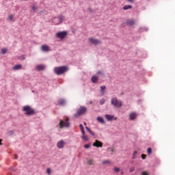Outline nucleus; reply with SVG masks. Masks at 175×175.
<instances>
[{
	"label": "nucleus",
	"mask_w": 175,
	"mask_h": 175,
	"mask_svg": "<svg viewBox=\"0 0 175 175\" xmlns=\"http://www.w3.org/2000/svg\"><path fill=\"white\" fill-rule=\"evenodd\" d=\"M68 68L66 66H62L59 67H55L53 69V72L57 76H61V75H64V73H66L68 72Z\"/></svg>",
	"instance_id": "1"
},
{
	"label": "nucleus",
	"mask_w": 175,
	"mask_h": 175,
	"mask_svg": "<svg viewBox=\"0 0 175 175\" xmlns=\"http://www.w3.org/2000/svg\"><path fill=\"white\" fill-rule=\"evenodd\" d=\"M23 111H25L26 116H33L35 114V109H32L29 105L23 107Z\"/></svg>",
	"instance_id": "2"
},
{
	"label": "nucleus",
	"mask_w": 175,
	"mask_h": 175,
	"mask_svg": "<svg viewBox=\"0 0 175 175\" xmlns=\"http://www.w3.org/2000/svg\"><path fill=\"white\" fill-rule=\"evenodd\" d=\"M87 113V107H80V108L77 111L75 114V117L77 118V117H80L83 116V114H85Z\"/></svg>",
	"instance_id": "3"
},
{
	"label": "nucleus",
	"mask_w": 175,
	"mask_h": 175,
	"mask_svg": "<svg viewBox=\"0 0 175 175\" xmlns=\"http://www.w3.org/2000/svg\"><path fill=\"white\" fill-rule=\"evenodd\" d=\"M59 125L60 129H62V128H69V118H67L65 120H60Z\"/></svg>",
	"instance_id": "4"
},
{
	"label": "nucleus",
	"mask_w": 175,
	"mask_h": 175,
	"mask_svg": "<svg viewBox=\"0 0 175 175\" xmlns=\"http://www.w3.org/2000/svg\"><path fill=\"white\" fill-rule=\"evenodd\" d=\"M111 103L114 107H121V106H122V102L118 100L117 97L112 98L111 99Z\"/></svg>",
	"instance_id": "5"
},
{
	"label": "nucleus",
	"mask_w": 175,
	"mask_h": 175,
	"mask_svg": "<svg viewBox=\"0 0 175 175\" xmlns=\"http://www.w3.org/2000/svg\"><path fill=\"white\" fill-rule=\"evenodd\" d=\"M90 43H91L92 44H94L95 46H97V44H101L102 42H100V40L94 38H90L88 39Z\"/></svg>",
	"instance_id": "6"
},
{
	"label": "nucleus",
	"mask_w": 175,
	"mask_h": 175,
	"mask_svg": "<svg viewBox=\"0 0 175 175\" xmlns=\"http://www.w3.org/2000/svg\"><path fill=\"white\" fill-rule=\"evenodd\" d=\"M64 18H65V16L60 15L59 17L53 19V23L56 25L61 24L64 21Z\"/></svg>",
	"instance_id": "7"
},
{
	"label": "nucleus",
	"mask_w": 175,
	"mask_h": 175,
	"mask_svg": "<svg viewBox=\"0 0 175 175\" xmlns=\"http://www.w3.org/2000/svg\"><path fill=\"white\" fill-rule=\"evenodd\" d=\"M68 35V32L66 31H60L56 34V38L59 39H65Z\"/></svg>",
	"instance_id": "8"
},
{
	"label": "nucleus",
	"mask_w": 175,
	"mask_h": 175,
	"mask_svg": "<svg viewBox=\"0 0 175 175\" xmlns=\"http://www.w3.org/2000/svg\"><path fill=\"white\" fill-rule=\"evenodd\" d=\"M93 146H94V147H97V148L103 147V143H102V142L96 139L95 141V142L93 144Z\"/></svg>",
	"instance_id": "9"
},
{
	"label": "nucleus",
	"mask_w": 175,
	"mask_h": 175,
	"mask_svg": "<svg viewBox=\"0 0 175 175\" xmlns=\"http://www.w3.org/2000/svg\"><path fill=\"white\" fill-rule=\"evenodd\" d=\"M129 118L131 121H133V120H136L137 118V113L133 112L130 113Z\"/></svg>",
	"instance_id": "10"
},
{
	"label": "nucleus",
	"mask_w": 175,
	"mask_h": 175,
	"mask_svg": "<svg viewBox=\"0 0 175 175\" xmlns=\"http://www.w3.org/2000/svg\"><path fill=\"white\" fill-rule=\"evenodd\" d=\"M41 50L42 51H45L46 53H47V52L50 51V46H49L46 44L42 45Z\"/></svg>",
	"instance_id": "11"
},
{
	"label": "nucleus",
	"mask_w": 175,
	"mask_h": 175,
	"mask_svg": "<svg viewBox=\"0 0 175 175\" xmlns=\"http://www.w3.org/2000/svg\"><path fill=\"white\" fill-rule=\"evenodd\" d=\"M65 146V142L64 140H61L57 144V147L59 148H63Z\"/></svg>",
	"instance_id": "12"
},
{
	"label": "nucleus",
	"mask_w": 175,
	"mask_h": 175,
	"mask_svg": "<svg viewBox=\"0 0 175 175\" xmlns=\"http://www.w3.org/2000/svg\"><path fill=\"white\" fill-rule=\"evenodd\" d=\"M44 69H46V66L43 64H40L36 66V70H38L39 72L42 70H44Z\"/></svg>",
	"instance_id": "13"
},
{
	"label": "nucleus",
	"mask_w": 175,
	"mask_h": 175,
	"mask_svg": "<svg viewBox=\"0 0 175 175\" xmlns=\"http://www.w3.org/2000/svg\"><path fill=\"white\" fill-rule=\"evenodd\" d=\"M126 24L130 26L135 25V21L133 19H128L126 21Z\"/></svg>",
	"instance_id": "14"
},
{
	"label": "nucleus",
	"mask_w": 175,
	"mask_h": 175,
	"mask_svg": "<svg viewBox=\"0 0 175 175\" xmlns=\"http://www.w3.org/2000/svg\"><path fill=\"white\" fill-rule=\"evenodd\" d=\"M99 80V78L97 76H93L92 77V82L95 83H98V81Z\"/></svg>",
	"instance_id": "15"
},
{
	"label": "nucleus",
	"mask_w": 175,
	"mask_h": 175,
	"mask_svg": "<svg viewBox=\"0 0 175 175\" xmlns=\"http://www.w3.org/2000/svg\"><path fill=\"white\" fill-rule=\"evenodd\" d=\"M21 68H23V66H21V64H16L13 67V70H18V69H21Z\"/></svg>",
	"instance_id": "16"
},
{
	"label": "nucleus",
	"mask_w": 175,
	"mask_h": 175,
	"mask_svg": "<svg viewBox=\"0 0 175 175\" xmlns=\"http://www.w3.org/2000/svg\"><path fill=\"white\" fill-rule=\"evenodd\" d=\"M105 118H107V121H111L114 118V116L105 115Z\"/></svg>",
	"instance_id": "17"
},
{
	"label": "nucleus",
	"mask_w": 175,
	"mask_h": 175,
	"mask_svg": "<svg viewBox=\"0 0 175 175\" xmlns=\"http://www.w3.org/2000/svg\"><path fill=\"white\" fill-rule=\"evenodd\" d=\"M66 102H65V100L64 99H60L58 100V104L60 105V106H64L65 105Z\"/></svg>",
	"instance_id": "18"
},
{
	"label": "nucleus",
	"mask_w": 175,
	"mask_h": 175,
	"mask_svg": "<svg viewBox=\"0 0 175 175\" xmlns=\"http://www.w3.org/2000/svg\"><path fill=\"white\" fill-rule=\"evenodd\" d=\"M97 121L100 122V124H105V120H103V118L102 117H98Z\"/></svg>",
	"instance_id": "19"
},
{
	"label": "nucleus",
	"mask_w": 175,
	"mask_h": 175,
	"mask_svg": "<svg viewBox=\"0 0 175 175\" xmlns=\"http://www.w3.org/2000/svg\"><path fill=\"white\" fill-rule=\"evenodd\" d=\"M85 129L90 133V135H92V136H95V133L92 132L88 126H86Z\"/></svg>",
	"instance_id": "20"
},
{
	"label": "nucleus",
	"mask_w": 175,
	"mask_h": 175,
	"mask_svg": "<svg viewBox=\"0 0 175 175\" xmlns=\"http://www.w3.org/2000/svg\"><path fill=\"white\" fill-rule=\"evenodd\" d=\"M132 5H125L124 7H123V10H128V9H132Z\"/></svg>",
	"instance_id": "21"
},
{
	"label": "nucleus",
	"mask_w": 175,
	"mask_h": 175,
	"mask_svg": "<svg viewBox=\"0 0 175 175\" xmlns=\"http://www.w3.org/2000/svg\"><path fill=\"white\" fill-rule=\"evenodd\" d=\"M79 128L81 129V132H82V135L85 134V131H84V126L81 124H79Z\"/></svg>",
	"instance_id": "22"
},
{
	"label": "nucleus",
	"mask_w": 175,
	"mask_h": 175,
	"mask_svg": "<svg viewBox=\"0 0 175 175\" xmlns=\"http://www.w3.org/2000/svg\"><path fill=\"white\" fill-rule=\"evenodd\" d=\"M94 159H89L87 161V165H89V166H91L92 165H94Z\"/></svg>",
	"instance_id": "23"
},
{
	"label": "nucleus",
	"mask_w": 175,
	"mask_h": 175,
	"mask_svg": "<svg viewBox=\"0 0 175 175\" xmlns=\"http://www.w3.org/2000/svg\"><path fill=\"white\" fill-rule=\"evenodd\" d=\"M83 140H85V142H88L90 140V138L85 134H83L82 135Z\"/></svg>",
	"instance_id": "24"
},
{
	"label": "nucleus",
	"mask_w": 175,
	"mask_h": 175,
	"mask_svg": "<svg viewBox=\"0 0 175 175\" xmlns=\"http://www.w3.org/2000/svg\"><path fill=\"white\" fill-rule=\"evenodd\" d=\"M147 152L148 155H151L152 154V149L151 148H148Z\"/></svg>",
	"instance_id": "25"
},
{
	"label": "nucleus",
	"mask_w": 175,
	"mask_h": 175,
	"mask_svg": "<svg viewBox=\"0 0 175 175\" xmlns=\"http://www.w3.org/2000/svg\"><path fill=\"white\" fill-rule=\"evenodd\" d=\"M102 94H105V90H106V86H100Z\"/></svg>",
	"instance_id": "26"
},
{
	"label": "nucleus",
	"mask_w": 175,
	"mask_h": 175,
	"mask_svg": "<svg viewBox=\"0 0 175 175\" xmlns=\"http://www.w3.org/2000/svg\"><path fill=\"white\" fill-rule=\"evenodd\" d=\"M105 98H102V99L100 100V105H105Z\"/></svg>",
	"instance_id": "27"
},
{
	"label": "nucleus",
	"mask_w": 175,
	"mask_h": 175,
	"mask_svg": "<svg viewBox=\"0 0 175 175\" xmlns=\"http://www.w3.org/2000/svg\"><path fill=\"white\" fill-rule=\"evenodd\" d=\"M46 173H47L48 174H51V170H50V168H47V169H46Z\"/></svg>",
	"instance_id": "28"
},
{
	"label": "nucleus",
	"mask_w": 175,
	"mask_h": 175,
	"mask_svg": "<svg viewBox=\"0 0 175 175\" xmlns=\"http://www.w3.org/2000/svg\"><path fill=\"white\" fill-rule=\"evenodd\" d=\"M83 147H84V148H90V147H91V145H90V144H85Z\"/></svg>",
	"instance_id": "29"
},
{
	"label": "nucleus",
	"mask_w": 175,
	"mask_h": 175,
	"mask_svg": "<svg viewBox=\"0 0 175 175\" xmlns=\"http://www.w3.org/2000/svg\"><path fill=\"white\" fill-rule=\"evenodd\" d=\"M106 163H110V161L109 160H105L103 162V165H106Z\"/></svg>",
	"instance_id": "30"
},
{
	"label": "nucleus",
	"mask_w": 175,
	"mask_h": 175,
	"mask_svg": "<svg viewBox=\"0 0 175 175\" xmlns=\"http://www.w3.org/2000/svg\"><path fill=\"white\" fill-rule=\"evenodd\" d=\"M6 49H1V53H2V54H6Z\"/></svg>",
	"instance_id": "31"
},
{
	"label": "nucleus",
	"mask_w": 175,
	"mask_h": 175,
	"mask_svg": "<svg viewBox=\"0 0 175 175\" xmlns=\"http://www.w3.org/2000/svg\"><path fill=\"white\" fill-rule=\"evenodd\" d=\"M8 20H10V21H12V20H13V15L10 14V15L8 16Z\"/></svg>",
	"instance_id": "32"
},
{
	"label": "nucleus",
	"mask_w": 175,
	"mask_h": 175,
	"mask_svg": "<svg viewBox=\"0 0 175 175\" xmlns=\"http://www.w3.org/2000/svg\"><path fill=\"white\" fill-rule=\"evenodd\" d=\"M141 157H142V158L143 159H146V158H147V155H146V154H142Z\"/></svg>",
	"instance_id": "33"
},
{
	"label": "nucleus",
	"mask_w": 175,
	"mask_h": 175,
	"mask_svg": "<svg viewBox=\"0 0 175 175\" xmlns=\"http://www.w3.org/2000/svg\"><path fill=\"white\" fill-rule=\"evenodd\" d=\"M129 172H130V173H132V172H135V167L130 168Z\"/></svg>",
	"instance_id": "34"
},
{
	"label": "nucleus",
	"mask_w": 175,
	"mask_h": 175,
	"mask_svg": "<svg viewBox=\"0 0 175 175\" xmlns=\"http://www.w3.org/2000/svg\"><path fill=\"white\" fill-rule=\"evenodd\" d=\"M136 154H137V152L135 151L134 153H133V159H135V156L136 155Z\"/></svg>",
	"instance_id": "35"
},
{
	"label": "nucleus",
	"mask_w": 175,
	"mask_h": 175,
	"mask_svg": "<svg viewBox=\"0 0 175 175\" xmlns=\"http://www.w3.org/2000/svg\"><path fill=\"white\" fill-rule=\"evenodd\" d=\"M142 175H148V172L144 171L142 173Z\"/></svg>",
	"instance_id": "36"
},
{
	"label": "nucleus",
	"mask_w": 175,
	"mask_h": 175,
	"mask_svg": "<svg viewBox=\"0 0 175 175\" xmlns=\"http://www.w3.org/2000/svg\"><path fill=\"white\" fill-rule=\"evenodd\" d=\"M31 8L34 12L38 9L35 5L32 6Z\"/></svg>",
	"instance_id": "37"
},
{
	"label": "nucleus",
	"mask_w": 175,
	"mask_h": 175,
	"mask_svg": "<svg viewBox=\"0 0 175 175\" xmlns=\"http://www.w3.org/2000/svg\"><path fill=\"white\" fill-rule=\"evenodd\" d=\"M20 59H25V56H21L19 57Z\"/></svg>",
	"instance_id": "38"
},
{
	"label": "nucleus",
	"mask_w": 175,
	"mask_h": 175,
	"mask_svg": "<svg viewBox=\"0 0 175 175\" xmlns=\"http://www.w3.org/2000/svg\"><path fill=\"white\" fill-rule=\"evenodd\" d=\"M114 170H115L116 172H118V171L120 170V168H118V167H115V168H114Z\"/></svg>",
	"instance_id": "39"
},
{
	"label": "nucleus",
	"mask_w": 175,
	"mask_h": 175,
	"mask_svg": "<svg viewBox=\"0 0 175 175\" xmlns=\"http://www.w3.org/2000/svg\"><path fill=\"white\" fill-rule=\"evenodd\" d=\"M14 158H15V159H18V156L17 154H14Z\"/></svg>",
	"instance_id": "40"
},
{
	"label": "nucleus",
	"mask_w": 175,
	"mask_h": 175,
	"mask_svg": "<svg viewBox=\"0 0 175 175\" xmlns=\"http://www.w3.org/2000/svg\"><path fill=\"white\" fill-rule=\"evenodd\" d=\"M9 135H13V131H10Z\"/></svg>",
	"instance_id": "41"
},
{
	"label": "nucleus",
	"mask_w": 175,
	"mask_h": 175,
	"mask_svg": "<svg viewBox=\"0 0 175 175\" xmlns=\"http://www.w3.org/2000/svg\"><path fill=\"white\" fill-rule=\"evenodd\" d=\"M97 75H102V72H101V71H98V72H97Z\"/></svg>",
	"instance_id": "42"
},
{
	"label": "nucleus",
	"mask_w": 175,
	"mask_h": 175,
	"mask_svg": "<svg viewBox=\"0 0 175 175\" xmlns=\"http://www.w3.org/2000/svg\"><path fill=\"white\" fill-rule=\"evenodd\" d=\"M0 146H2V139H0Z\"/></svg>",
	"instance_id": "43"
},
{
	"label": "nucleus",
	"mask_w": 175,
	"mask_h": 175,
	"mask_svg": "<svg viewBox=\"0 0 175 175\" xmlns=\"http://www.w3.org/2000/svg\"><path fill=\"white\" fill-rule=\"evenodd\" d=\"M129 2H133V0H127Z\"/></svg>",
	"instance_id": "44"
},
{
	"label": "nucleus",
	"mask_w": 175,
	"mask_h": 175,
	"mask_svg": "<svg viewBox=\"0 0 175 175\" xmlns=\"http://www.w3.org/2000/svg\"><path fill=\"white\" fill-rule=\"evenodd\" d=\"M90 105H92V101H90Z\"/></svg>",
	"instance_id": "45"
},
{
	"label": "nucleus",
	"mask_w": 175,
	"mask_h": 175,
	"mask_svg": "<svg viewBox=\"0 0 175 175\" xmlns=\"http://www.w3.org/2000/svg\"><path fill=\"white\" fill-rule=\"evenodd\" d=\"M84 125H87V123L85 122H83Z\"/></svg>",
	"instance_id": "46"
}]
</instances>
